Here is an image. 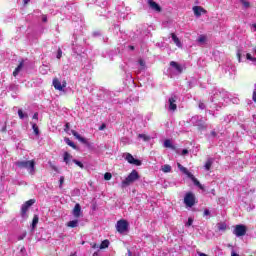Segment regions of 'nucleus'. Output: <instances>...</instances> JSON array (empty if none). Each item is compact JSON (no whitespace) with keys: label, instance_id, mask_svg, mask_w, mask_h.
Returning a JSON list of instances; mask_svg holds the SVG:
<instances>
[{"label":"nucleus","instance_id":"1","mask_svg":"<svg viewBox=\"0 0 256 256\" xmlns=\"http://www.w3.org/2000/svg\"><path fill=\"white\" fill-rule=\"evenodd\" d=\"M15 165L18 169H26L30 175H35V160H20Z\"/></svg>","mask_w":256,"mask_h":256},{"label":"nucleus","instance_id":"2","mask_svg":"<svg viewBox=\"0 0 256 256\" xmlns=\"http://www.w3.org/2000/svg\"><path fill=\"white\" fill-rule=\"evenodd\" d=\"M190 123H192L194 127H198L199 131H205V129H207V123H205L203 116H193L190 119Z\"/></svg>","mask_w":256,"mask_h":256},{"label":"nucleus","instance_id":"3","mask_svg":"<svg viewBox=\"0 0 256 256\" xmlns=\"http://www.w3.org/2000/svg\"><path fill=\"white\" fill-rule=\"evenodd\" d=\"M225 99H229V93L222 90V91H216L214 95L211 97L212 103H223Z\"/></svg>","mask_w":256,"mask_h":256},{"label":"nucleus","instance_id":"4","mask_svg":"<svg viewBox=\"0 0 256 256\" xmlns=\"http://www.w3.org/2000/svg\"><path fill=\"white\" fill-rule=\"evenodd\" d=\"M139 180V172L137 170H133L125 180L122 181V187H129V185L135 183V181Z\"/></svg>","mask_w":256,"mask_h":256},{"label":"nucleus","instance_id":"5","mask_svg":"<svg viewBox=\"0 0 256 256\" xmlns=\"http://www.w3.org/2000/svg\"><path fill=\"white\" fill-rule=\"evenodd\" d=\"M32 205H35V199H30L26 201L21 206V217L22 219H27V211H29V208L32 207Z\"/></svg>","mask_w":256,"mask_h":256},{"label":"nucleus","instance_id":"6","mask_svg":"<svg viewBox=\"0 0 256 256\" xmlns=\"http://www.w3.org/2000/svg\"><path fill=\"white\" fill-rule=\"evenodd\" d=\"M116 229L118 231V233H127V231H129V222H127V220H119L116 224Z\"/></svg>","mask_w":256,"mask_h":256},{"label":"nucleus","instance_id":"7","mask_svg":"<svg viewBox=\"0 0 256 256\" xmlns=\"http://www.w3.org/2000/svg\"><path fill=\"white\" fill-rule=\"evenodd\" d=\"M183 69H184L183 65H181L175 61L170 62L169 70L171 72H173L175 75H181V73H183Z\"/></svg>","mask_w":256,"mask_h":256},{"label":"nucleus","instance_id":"8","mask_svg":"<svg viewBox=\"0 0 256 256\" xmlns=\"http://www.w3.org/2000/svg\"><path fill=\"white\" fill-rule=\"evenodd\" d=\"M177 96L176 95H172L169 99L168 102L166 104V107L168 108V111H172L175 112L177 111Z\"/></svg>","mask_w":256,"mask_h":256},{"label":"nucleus","instance_id":"9","mask_svg":"<svg viewBox=\"0 0 256 256\" xmlns=\"http://www.w3.org/2000/svg\"><path fill=\"white\" fill-rule=\"evenodd\" d=\"M247 233V227L243 224L236 225L235 229L233 230V234L236 235V237H243Z\"/></svg>","mask_w":256,"mask_h":256},{"label":"nucleus","instance_id":"10","mask_svg":"<svg viewBox=\"0 0 256 256\" xmlns=\"http://www.w3.org/2000/svg\"><path fill=\"white\" fill-rule=\"evenodd\" d=\"M184 203L186 207H193L195 205V194L188 192L184 197Z\"/></svg>","mask_w":256,"mask_h":256},{"label":"nucleus","instance_id":"11","mask_svg":"<svg viewBox=\"0 0 256 256\" xmlns=\"http://www.w3.org/2000/svg\"><path fill=\"white\" fill-rule=\"evenodd\" d=\"M125 160L128 161L130 165H136L137 167H141L142 165L141 160L135 159L130 153H126Z\"/></svg>","mask_w":256,"mask_h":256},{"label":"nucleus","instance_id":"12","mask_svg":"<svg viewBox=\"0 0 256 256\" xmlns=\"http://www.w3.org/2000/svg\"><path fill=\"white\" fill-rule=\"evenodd\" d=\"M71 133L78 141H80V143H83V145H87V147L91 145L89 143V140H87V138H83V136H81V134H78L77 131L71 130Z\"/></svg>","mask_w":256,"mask_h":256},{"label":"nucleus","instance_id":"13","mask_svg":"<svg viewBox=\"0 0 256 256\" xmlns=\"http://www.w3.org/2000/svg\"><path fill=\"white\" fill-rule=\"evenodd\" d=\"M81 205L79 203L75 204L73 210H72V215L73 217H75L76 219H79V217H81Z\"/></svg>","mask_w":256,"mask_h":256},{"label":"nucleus","instance_id":"14","mask_svg":"<svg viewBox=\"0 0 256 256\" xmlns=\"http://www.w3.org/2000/svg\"><path fill=\"white\" fill-rule=\"evenodd\" d=\"M53 86H54V89H56L57 91H63V88L66 87V83L61 84V81H59V79L55 78L53 80Z\"/></svg>","mask_w":256,"mask_h":256},{"label":"nucleus","instance_id":"15","mask_svg":"<svg viewBox=\"0 0 256 256\" xmlns=\"http://www.w3.org/2000/svg\"><path fill=\"white\" fill-rule=\"evenodd\" d=\"M148 5L150 7V9H152L153 11H157L158 13H160L161 11V6H159V4H157V2L153 1V0H148Z\"/></svg>","mask_w":256,"mask_h":256},{"label":"nucleus","instance_id":"16","mask_svg":"<svg viewBox=\"0 0 256 256\" xmlns=\"http://www.w3.org/2000/svg\"><path fill=\"white\" fill-rule=\"evenodd\" d=\"M193 12L196 17H201L202 13H206L205 9H203L201 6H194Z\"/></svg>","mask_w":256,"mask_h":256},{"label":"nucleus","instance_id":"17","mask_svg":"<svg viewBox=\"0 0 256 256\" xmlns=\"http://www.w3.org/2000/svg\"><path fill=\"white\" fill-rule=\"evenodd\" d=\"M177 167L181 171V173H184V175H187L188 178L192 177L193 174L189 172V170L186 167L181 165V163H177Z\"/></svg>","mask_w":256,"mask_h":256},{"label":"nucleus","instance_id":"18","mask_svg":"<svg viewBox=\"0 0 256 256\" xmlns=\"http://www.w3.org/2000/svg\"><path fill=\"white\" fill-rule=\"evenodd\" d=\"M219 133L217 131L212 130L209 134H206L205 137L208 141H213V139H217Z\"/></svg>","mask_w":256,"mask_h":256},{"label":"nucleus","instance_id":"19","mask_svg":"<svg viewBox=\"0 0 256 256\" xmlns=\"http://www.w3.org/2000/svg\"><path fill=\"white\" fill-rule=\"evenodd\" d=\"M188 179H191L192 183L198 187L199 189H203V185L201 184V182H199V180H197V178H195V176L192 174V176H190Z\"/></svg>","mask_w":256,"mask_h":256},{"label":"nucleus","instance_id":"20","mask_svg":"<svg viewBox=\"0 0 256 256\" xmlns=\"http://www.w3.org/2000/svg\"><path fill=\"white\" fill-rule=\"evenodd\" d=\"M170 35H171L172 41H174L175 45H177L178 47H183V44H181V40H179V37H177V35L175 33H171Z\"/></svg>","mask_w":256,"mask_h":256},{"label":"nucleus","instance_id":"21","mask_svg":"<svg viewBox=\"0 0 256 256\" xmlns=\"http://www.w3.org/2000/svg\"><path fill=\"white\" fill-rule=\"evenodd\" d=\"M67 227H71L75 229V227H79V220H71L67 223Z\"/></svg>","mask_w":256,"mask_h":256},{"label":"nucleus","instance_id":"22","mask_svg":"<svg viewBox=\"0 0 256 256\" xmlns=\"http://www.w3.org/2000/svg\"><path fill=\"white\" fill-rule=\"evenodd\" d=\"M22 69H23V61H21L18 65V67L14 70L13 76L17 77V75H19V73L21 72Z\"/></svg>","mask_w":256,"mask_h":256},{"label":"nucleus","instance_id":"23","mask_svg":"<svg viewBox=\"0 0 256 256\" xmlns=\"http://www.w3.org/2000/svg\"><path fill=\"white\" fill-rule=\"evenodd\" d=\"M31 125H32V129L34 131V135H36V137H39V134H40L39 126H37V124L33 123V122H31Z\"/></svg>","mask_w":256,"mask_h":256},{"label":"nucleus","instance_id":"24","mask_svg":"<svg viewBox=\"0 0 256 256\" xmlns=\"http://www.w3.org/2000/svg\"><path fill=\"white\" fill-rule=\"evenodd\" d=\"M73 159V156H71V154H69V152H65L64 153V162L66 163V165H69V160Z\"/></svg>","mask_w":256,"mask_h":256},{"label":"nucleus","instance_id":"25","mask_svg":"<svg viewBox=\"0 0 256 256\" xmlns=\"http://www.w3.org/2000/svg\"><path fill=\"white\" fill-rule=\"evenodd\" d=\"M211 165H213V159L209 158L204 165L206 171H210Z\"/></svg>","mask_w":256,"mask_h":256},{"label":"nucleus","instance_id":"26","mask_svg":"<svg viewBox=\"0 0 256 256\" xmlns=\"http://www.w3.org/2000/svg\"><path fill=\"white\" fill-rule=\"evenodd\" d=\"M164 147H166V149H175V146H173L169 139L164 141Z\"/></svg>","mask_w":256,"mask_h":256},{"label":"nucleus","instance_id":"27","mask_svg":"<svg viewBox=\"0 0 256 256\" xmlns=\"http://www.w3.org/2000/svg\"><path fill=\"white\" fill-rule=\"evenodd\" d=\"M65 143H67L69 145V147H72V149H77L75 142L71 141V139L65 138Z\"/></svg>","mask_w":256,"mask_h":256},{"label":"nucleus","instance_id":"28","mask_svg":"<svg viewBox=\"0 0 256 256\" xmlns=\"http://www.w3.org/2000/svg\"><path fill=\"white\" fill-rule=\"evenodd\" d=\"M171 165L165 164L162 166L163 173H171Z\"/></svg>","mask_w":256,"mask_h":256},{"label":"nucleus","instance_id":"29","mask_svg":"<svg viewBox=\"0 0 256 256\" xmlns=\"http://www.w3.org/2000/svg\"><path fill=\"white\" fill-rule=\"evenodd\" d=\"M37 223H39V216L35 215L32 220V229H35L37 227Z\"/></svg>","mask_w":256,"mask_h":256},{"label":"nucleus","instance_id":"30","mask_svg":"<svg viewBox=\"0 0 256 256\" xmlns=\"http://www.w3.org/2000/svg\"><path fill=\"white\" fill-rule=\"evenodd\" d=\"M138 139H142L143 141H151V136H147L146 134H139Z\"/></svg>","mask_w":256,"mask_h":256},{"label":"nucleus","instance_id":"31","mask_svg":"<svg viewBox=\"0 0 256 256\" xmlns=\"http://www.w3.org/2000/svg\"><path fill=\"white\" fill-rule=\"evenodd\" d=\"M18 117H20V119H27V117H29V115H27V113H23V110L19 109L18 110Z\"/></svg>","mask_w":256,"mask_h":256},{"label":"nucleus","instance_id":"32","mask_svg":"<svg viewBox=\"0 0 256 256\" xmlns=\"http://www.w3.org/2000/svg\"><path fill=\"white\" fill-rule=\"evenodd\" d=\"M217 227H218V231H225V229H227V224H225V223H218Z\"/></svg>","mask_w":256,"mask_h":256},{"label":"nucleus","instance_id":"33","mask_svg":"<svg viewBox=\"0 0 256 256\" xmlns=\"http://www.w3.org/2000/svg\"><path fill=\"white\" fill-rule=\"evenodd\" d=\"M107 247H109V240L102 241L100 244V249H107Z\"/></svg>","mask_w":256,"mask_h":256},{"label":"nucleus","instance_id":"34","mask_svg":"<svg viewBox=\"0 0 256 256\" xmlns=\"http://www.w3.org/2000/svg\"><path fill=\"white\" fill-rule=\"evenodd\" d=\"M73 163H75V165H77L78 167H80L81 169L85 168V165H83V163H81V161L77 160V159H73L72 160Z\"/></svg>","mask_w":256,"mask_h":256},{"label":"nucleus","instance_id":"35","mask_svg":"<svg viewBox=\"0 0 256 256\" xmlns=\"http://www.w3.org/2000/svg\"><path fill=\"white\" fill-rule=\"evenodd\" d=\"M113 177V175H111V173H109V172H106L105 174H104V179H105V181H111V178Z\"/></svg>","mask_w":256,"mask_h":256},{"label":"nucleus","instance_id":"36","mask_svg":"<svg viewBox=\"0 0 256 256\" xmlns=\"http://www.w3.org/2000/svg\"><path fill=\"white\" fill-rule=\"evenodd\" d=\"M205 41H207V37L201 35L198 38V43H201L203 45V43H205Z\"/></svg>","mask_w":256,"mask_h":256},{"label":"nucleus","instance_id":"37","mask_svg":"<svg viewBox=\"0 0 256 256\" xmlns=\"http://www.w3.org/2000/svg\"><path fill=\"white\" fill-rule=\"evenodd\" d=\"M246 59H248V61H254L256 63V58L251 56V54L249 53L246 54Z\"/></svg>","mask_w":256,"mask_h":256},{"label":"nucleus","instance_id":"38","mask_svg":"<svg viewBox=\"0 0 256 256\" xmlns=\"http://www.w3.org/2000/svg\"><path fill=\"white\" fill-rule=\"evenodd\" d=\"M240 2L242 3V5H244L245 9H249L250 7V3L245 1V0H240Z\"/></svg>","mask_w":256,"mask_h":256},{"label":"nucleus","instance_id":"39","mask_svg":"<svg viewBox=\"0 0 256 256\" xmlns=\"http://www.w3.org/2000/svg\"><path fill=\"white\" fill-rule=\"evenodd\" d=\"M198 107H199V109H201V110L205 109V107H206V106H205V102L199 101Z\"/></svg>","mask_w":256,"mask_h":256},{"label":"nucleus","instance_id":"40","mask_svg":"<svg viewBox=\"0 0 256 256\" xmlns=\"http://www.w3.org/2000/svg\"><path fill=\"white\" fill-rule=\"evenodd\" d=\"M138 63H139V65H140V67H142L141 69H145V61H144L143 59H140V60L138 61Z\"/></svg>","mask_w":256,"mask_h":256},{"label":"nucleus","instance_id":"41","mask_svg":"<svg viewBox=\"0 0 256 256\" xmlns=\"http://www.w3.org/2000/svg\"><path fill=\"white\" fill-rule=\"evenodd\" d=\"M62 55H63V51H61V48H59L56 55L57 59H60Z\"/></svg>","mask_w":256,"mask_h":256},{"label":"nucleus","instance_id":"42","mask_svg":"<svg viewBox=\"0 0 256 256\" xmlns=\"http://www.w3.org/2000/svg\"><path fill=\"white\" fill-rule=\"evenodd\" d=\"M191 225H193V218H188V221L186 223L187 227H191Z\"/></svg>","mask_w":256,"mask_h":256},{"label":"nucleus","instance_id":"43","mask_svg":"<svg viewBox=\"0 0 256 256\" xmlns=\"http://www.w3.org/2000/svg\"><path fill=\"white\" fill-rule=\"evenodd\" d=\"M59 183H60V189H61V187H63V183H65V177H63V176H61L60 177V180H59Z\"/></svg>","mask_w":256,"mask_h":256},{"label":"nucleus","instance_id":"44","mask_svg":"<svg viewBox=\"0 0 256 256\" xmlns=\"http://www.w3.org/2000/svg\"><path fill=\"white\" fill-rule=\"evenodd\" d=\"M74 53H76L77 55H81V53H83V50H81V47H79V50L73 48Z\"/></svg>","mask_w":256,"mask_h":256},{"label":"nucleus","instance_id":"45","mask_svg":"<svg viewBox=\"0 0 256 256\" xmlns=\"http://www.w3.org/2000/svg\"><path fill=\"white\" fill-rule=\"evenodd\" d=\"M209 215H211V212L209 211V209H205L204 210V217H207Z\"/></svg>","mask_w":256,"mask_h":256},{"label":"nucleus","instance_id":"46","mask_svg":"<svg viewBox=\"0 0 256 256\" xmlns=\"http://www.w3.org/2000/svg\"><path fill=\"white\" fill-rule=\"evenodd\" d=\"M24 237H27V234L24 233L21 236L18 237V241H23Z\"/></svg>","mask_w":256,"mask_h":256},{"label":"nucleus","instance_id":"47","mask_svg":"<svg viewBox=\"0 0 256 256\" xmlns=\"http://www.w3.org/2000/svg\"><path fill=\"white\" fill-rule=\"evenodd\" d=\"M237 57H238L239 63H241V50H238Z\"/></svg>","mask_w":256,"mask_h":256},{"label":"nucleus","instance_id":"48","mask_svg":"<svg viewBox=\"0 0 256 256\" xmlns=\"http://www.w3.org/2000/svg\"><path fill=\"white\" fill-rule=\"evenodd\" d=\"M69 127H70V124L69 123H66L65 124V128H64V131L67 133L69 131Z\"/></svg>","mask_w":256,"mask_h":256},{"label":"nucleus","instance_id":"49","mask_svg":"<svg viewBox=\"0 0 256 256\" xmlns=\"http://www.w3.org/2000/svg\"><path fill=\"white\" fill-rule=\"evenodd\" d=\"M252 99L256 103V89H254V91H253Z\"/></svg>","mask_w":256,"mask_h":256},{"label":"nucleus","instance_id":"50","mask_svg":"<svg viewBox=\"0 0 256 256\" xmlns=\"http://www.w3.org/2000/svg\"><path fill=\"white\" fill-rule=\"evenodd\" d=\"M182 155H189V150L183 149L182 150Z\"/></svg>","mask_w":256,"mask_h":256},{"label":"nucleus","instance_id":"51","mask_svg":"<svg viewBox=\"0 0 256 256\" xmlns=\"http://www.w3.org/2000/svg\"><path fill=\"white\" fill-rule=\"evenodd\" d=\"M33 119H35L36 121L39 119V113H34L33 115Z\"/></svg>","mask_w":256,"mask_h":256},{"label":"nucleus","instance_id":"52","mask_svg":"<svg viewBox=\"0 0 256 256\" xmlns=\"http://www.w3.org/2000/svg\"><path fill=\"white\" fill-rule=\"evenodd\" d=\"M15 89H17V86H16L15 84L10 85V90H11V91H13V90H15Z\"/></svg>","mask_w":256,"mask_h":256},{"label":"nucleus","instance_id":"53","mask_svg":"<svg viewBox=\"0 0 256 256\" xmlns=\"http://www.w3.org/2000/svg\"><path fill=\"white\" fill-rule=\"evenodd\" d=\"M42 21H43V23H47V16H42Z\"/></svg>","mask_w":256,"mask_h":256},{"label":"nucleus","instance_id":"54","mask_svg":"<svg viewBox=\"0 0 256 256\" xmlns=\"http://www.w3.org/2000/svg\"><path fill=\"white\" fill-rule=\"evenodd\" d=\"M51 167H52V169H53V171H59V169L57 168V166H55V165H51Z\"/></svg>","mask_w":256,"mask_h":256},{"label":"nucleus","instance_id":"55","mask_svg":"<svg viewBox=\"0 0 256 256\" xmlns=\"http://www.w3.org/2000/svg\"><path fill=\"white\" fill-rule=\"evenodd\" d=\"M198 256H208L207 254L203 253V252H197Z\"/></svg>","mask_w":256,"mask_h":256},{"label":"nucleus","instance_id":"56","mask_svg":"<svg viewBox=\"0 0 256 256\" xmlns=\"http://www.w3.org/2000/svg\"><path fill=\"white\" fill-rule=\"evenodd\" d=\"M103 129H105V124H102V125L99 127V131H103Z\"/></svg>","mask_w":256,"mask_h":256},{"label":"nucleus","instance_id":"57","mask_svg":"<svg viewBox=\"0 0 256 256\" xmlns=\"http://www.w3.org/2000/svg\"><path fill=\"white\" fill-rule=\"evenodd\" d=\"M128 49H130V51H135V46H128Z\"/></svg>","mask_w":256,"mask_h":256},{"label":"nucleus","instance_id":"58","mask_svg":"<svg viewBox=\"0 0 256 256\" xmlns=\"http://www.w3.org/2000/svg\"><path fill=\"white\" fill-rule=\"evenodd\" d=\"M252 31H256V24H252Z\"/></svg>","mask_w":256,"mask_h":256},{"label":"nucleus","instance_id":"59","mask_svg":"<svg viewBox=\"0 0 256 256\" xmlns=\"http://www.w3.org/2000/svg\"><path fill=\"white\" fill-rule=\"evenodd\" d=\"M128 256H135V255H133V253L131 252L130 249H128Z\"/></svg>","mask_w":256,"mask_h":256},{"label":"nucleus","instance_id":"60","mask_svg":"<svg viewBox=\"0 0 256 256\" xmlns=\"http://www.w3.org/2000/svg\"><path fill=\"white\" fill-rule=\"evenodd\" d=\"M232 102L238 104L239 100L237 98H234Z\"/></svg>","mask_w":256,"mask_h":256},{"label":"nucleus","instance_id":"61","mask_svg":"<svg viewBox=\"0 0 256 256\" xmlns=\"http://www.w3.org/2000/svg\"><path fill=\"white\" fill-rule=\"evenodd\" d=\"M93 35H94V37H97V36L100 35V33L99 32H94Z\"/></svg>","mask_w":256,"mask_h":256},{"label":"nucleus","instance_id":"62","mask_svg":"<svg viewBox=\"0 0 256 256\" xmlns=\"http://www.w3.org/2000/svg\"><path fill=\"white\" fill-rule=\"evenodd\" d=\"M5 131H7V126H4V127L2 128V132L5 133Z\"/></svg>","mask_w":256,"mask_h":256},{"label":"nucleus","instance_id":"63","mask_svg":"<svg viewBox=\"0 0 256 256\" xmlns=\"http://www.w3.org/2000/svg\"><path fill=\"white\" fill-rule=\"evenodd\" d=\"M231 256H239V254L235 253V252H232L231 253Z\"/></svg>","mask_w":256,"mask_h":256},{"label":"nucleus","instance_id":"64","mask_svg":"<svg viewBox=\"0 0 256 256\" xmlns=\"http://www.w3.org/2000/svg\"><path fill=\"white\" fill-rule=\"evenodd\" d=\"M30 0H24V5H27Z\"/></svg>","mask_w":256,"mask_h":256}]
</instances>
